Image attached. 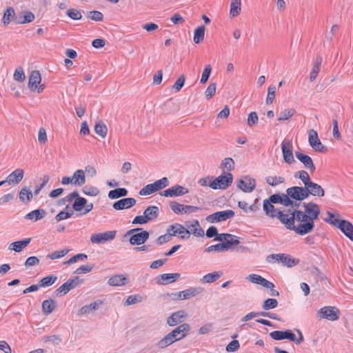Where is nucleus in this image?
Masks as SVG:
<instances>
[{"label":"nucleus","instance_id":"nucleus-1","mask_svg":"<svg viewBox=\"0 0 353 353\" xmlns=\"http://www.w3.org/2000/svg\"><path fill=\"white\" fill-rule=\"evenodd\" d=\"M304 211L295 209L296 221L299 224V235L303 236L312 232L314 228V221L318 219L321 213L318 204L310 202L303 203Z\"/></svg>","mask_w":353,"mask_h":353},{"label":"nucleus","instance_id":"nucleus-2","mask_svg":"<svg viewBox=\"0 0 353 353\" xmlns=\"http://www.w3.org/2000/svg\"><path fill=\"white\" fill-rule=\"evenodd\" d=\"M275 218H277L285 225L287 229L294 230L296 234H299V224L297 225L294 224L295 221H296L295 209L293 210L289 209L286 211V213L283 211L278 210Z\"/></svg>","mask_w":353,"mask_h":353},{"label":"nucleus","instance_id":"nucleus-3","mask_svg":"<svg viewBox=\"0 0 353 353\" xmlns=\"http://www.w3.org/2000/svg\"><path fill=\"white\" fill-rule=\"evenodd\" d=\"M233 181V176L230 172H226L221 174L216 178H213L208 186L213 190H225Z\"/></svg>","mask_w":353,"mask_h":353},{"label":"nucleus","instance_id":"nucleus-4","mask_svg":"<svg viewBox=\"0 0 353 353\" xmlns=\"http://www.w3.org/2000/svg\"><path fill=\"white\" fill-rule=\"evenodd\" d=\"M266 261L268 263H281L287 267H293L299 263V260L292 259L290 256L285 254H272L267 256Z\"/></svg>","mask_w":353,"mask_h":353},{"label":"nucleus","instance_id":"nucleus-5","mask_svg":"<svg viewBox=\"0 0 353 353\" xmlns=\"http://www.w3.org/2000/svg\"><path fill=\"white\" fill-rule=\"evenodd\" d=\"M82 283L83 280H81L79 276H76L62 284L54 291V294L56 296L65 295L71 290L80 285Z\"/></svg>","mask_w":353,"mask_h":353},{"label":"nucleus","instance_id":"nucleus-6","mask_svg":"<svg viewBox=\"0 0 353 353\" xmlns=\"http://www.w3.org/2000/svg\"><path fill=\"white\" fill-rule=\"evenodd\" d=\"M317 315L321 318L331 321L339 319L340 312L339 310L334 306H325L321 307L317 312Z\"/></svg>","mask_w":353,"mask_h":353},{"label":"nucleus","instance_id":"nucleus-7","mask_svg":"<svg viewBox=\"0 0 353 353\" xmlns=\"http://www.w3.org/2000/svg\"><path fill=\"white\" fill-rule=\"evenodd\" d=\"M239 243L240 241L237 239H231L230 241H225L222 243L209 246L205 250V252H211L213 251L216 252H225L230 250L232 246L237 245Z\"/></svg>","mask_w":353,"mask_h":353},{"label":"nucleus","instance_id":"nucleus-8","mask_svg":"<svg viewBox=\"0 0 353 353\" xmlns=\"http://www.w3.org/2000/svg\"><path fill=\"white\" fill-rule=\"evenodd\" d=\"M234 216V212L232 210H227L224 211H219L208 215L206 217V221L208 223H215L225 221Z\"/></svg>","mask_w":353,"mask_h":353},{"label":"nucleus","instance_id":"nucleus-9","mask_svg":"<svg viewBox=\"0 0 353 353\" xmlns=\"http://www.w3.org/2000/svg\"><path fill=\"white\" fill-rule=\"evenodd\" d=\"M281 150L283 160L285 163L292 164L295 162V159L293 156V145L292 141L285 139L281 143Z\"/></svg>","mask_w":353,"mask_h":353},{"label":"nucleus","instance_id":"nucleus-10","mask_svg":"<svg viewBox=\"0 0 353 353\" xmlns=\"http://www.w3.org/2000/svg\"><path fill=\"white\" fill-rule=\"evenodd\" d=\"M308 141L310 145L314 149V150L322 153L327 152V150L326 146L323 145L321 142L316 130L311 129L309 131Z\"/></svg>","mask_w":353,"mask_h":353},{"label":"nucleus","instance_id":"nucleus-11","mask_svg":"<svg viewBox=\"0 0 353 353\" xmlns=\"http://www.w3.org/2000/svg\"><path fill=\"white\" fill-rule=\"evenodd\" d=\"M286 193L291 200L301 201L307 198L305 187H290L286 190Z\"/></svg>","mask_w":353,"mask_h":353},{"label":"nucleus","instance_id":"nucleus-12","mask_svg":"<svg viewBox=\"0 0 353 353\" xmlns=\"http://www.w3.org/2000/svg\"><path fill=\"white\" fill-rule=\"evenodd\" d=\"M116 234L117 232L115 230L93 234L90 236V241L92 243L95 244L105 243L113 240L116 236Z\"/></svg>","mask_w":353,"mask_h":353},{"label":"nucleus","instance_id":"nucleus-13","mask_svg":"<svg viewBox=\"0 0 353 353\" xmlns=\"http://www.w3.org/2000/svg\"><path fill=\"white\" fill-rule=\"evenodd\" d=\"M188 189L180 185H175L170 188L166 189L161 193V196L165 197L180 196L188 194Z\"/></svg>","mask_w":353,"mask_h":353},{"label":"nucleus","instance_id":"nucleus-14","mask_svg":"<svg viewBox=\"0 0 353 353\" xmlns=\"http://www.w3.org/2000/svg\"><path fill=\"white\" fill-rule=\"evenodd\" d=\"M237 187L244 192H251L256 187V181L250 176H245L238 181Z\"/></svg>","mask_w":353,"mask_h":353},{"label":"nucleus","instance_id":"nucleus-15","mask_svg":"<svg viewBox=\"0 0 353 353\" xmlns=\"http://www.w3.org/2000/svg\"><path fill=\"white\" fill-rule=\"evenodd\" d=\"M295 157L303 163L305 169L308 170L310 172H314L315 171L316 167L313 163V160L310 156L301 152L296 151Z\"/></svg>","mask_w":353,"mask_h":353},{"label":"nucleus","instance_id":"nucleus-16","mask_svg":"<svg viewBox=\"0 0 353 353\" xmlns=\"http://www.w3.org/2000/svg\"><path fill=\"white\" fill-rule=\"evenodd\" d=\"M270 337L276 341L288 339L290 341L295 340V334L291 330L285 331L275 330L270 333Z\"/></svg>","mask_w":353,"mask_h":353},{"label":"nucleus","instance_id":"nucleus-17","mask_svg":"<svg viewBox=\"0 0 353 353\" xmlns=\"http://www.w3.org/2000/svg\"><path fill=\"white\" fill-rule=\"evenodd\" d=\"M305 188L307 197L310 195L321 197L325 194V191L323 188L320 185L312 181H310V183Z\"/></svg>","mask_w":353,"mask_h":353},{"label":"nucleus","instance_id":"nucleus-18","mask_svg":"<svg viewBox=\"0 0 353 353\" xmlns=\"http://www.w3.org/2000/svg\"><path fill=\"white\" fill-rule=\"evenodd\" d=\"M149 236L150 233L148 231L142 230L141 232L132 234L129 239V242L133 245H140L146 242Z\"/></svg>","mask_w":353,"mask_h":353},{"label":"nucleus","instance_id":"nucleus-19","mask_svg":"<svg viewBox=\"0 0 353 353\" xmlns=\"http://www.w3.org/2000/svg\"><path fill=\"white\" fill-rule=\"evenodd\" d=\"M137 203V201L134 198L128 197L121 199L112 205L113 208L116 210H122L125 209H129L133 207Z\"/></svg>","mask_w":353,"mask_h":353},{"label":"nucleus","instance_id":"nucleus-20","mask_svg":"<svg viewBox=\"0 0 353 353\" xmlns=\"http://www.w3.org/2000/svg\"><path fill=\"white\" fill-rule=\"evenodd\" d=\"M23 176L24 170L21 168H17L7 176L6 181L8 185H17L22 181Z\"/></svg>","mask_w":353,"mask_h":353},{"label":"nucleus","instance_id":"nucleus-21","mask_svg":"<svg viewBox=\"0 0 353 353\" xmlns=\"http://www.w3.org/2000/svg\"><path fill=\"white\" fill-rule=\"evenodd\" d=\"M187 316V314L183 310H179L172 313L167 319V323L170 326H175L181 323Z\"/></svg>","mask_w":353,"mask_h":353},{"label":"nucleus","instance_id":"nucleus-22","mask_svg":"<svg viewBox=\"0 0 353 353\" xmlns=\"http://www.w3.org/2000/svg\"><path fill=\"white\" fill-rule=\"evenodd\" d=\"M1 21L4 26H8L12 21L17 24V14L12 7L8 6L6 8Z\"/></svg>","mask_w":353,"mask_h":353},{"label":"nucleus","instance_id":"nucleus-23","mask_svg":"<svg viewBox=\"0 0 353 353\" xmlns=\"http://www.w3.org/2000/svg\"><path fill=\"white\" fill-rule=\"evenodd\" d=\"M271 202L274 204H281L282 205L288 207V205L292 204V200L290 199L289 196L286 194H272L269 198Z\"/></svg>","mask_w":353,"mask_h":353},{"label":"nucleus","instance_id":"nucleus-24","mask_svg":"<svg viewBox=\"0 0 353 353\" xmlns=\"http://www.w3.org/2000/svg\"><path fill=\"white\" fill-rule=\"evenodd\" d=\"M336 228L353 241V225L350 222L341 219Z\"/></svg>","mask_w":353,"mask_h":353},{"label":"nucleus","instance_id":"nucleus-25","mask_svg":"<svg viewBox=\"0 0 353 353\" xmlns=\"http://www.w3.org/2000/svg\"><path fill=\"white\" fill-rule=\"evenodd\" d=\"M180 276L181 274L179 273L162 274L157 278V283L159 285H166L174 282Z\"/></svg>","mask_w":353,"mask_h":353},{"label":"nucleus","instance_id":"nucleus-26","mask_svg":"<svg viewBox=\"0 0 353 353\" xmlns=\"http://www.w3.org/2000/svg\"><path fill=\"white\" fill-rule=\"evenodd\" d=\"M34 14L30 10H23L17 14V24H25L32 22Z\"/></svg>","mask_w":353,"mask_h":353},{"label":"nucleus","instance_id":"nucleus-27","mask_svg":"<svg viewBox=\"0 0 353 353\" xmlns=\"http://www.w3.org/2000/svg\"><path fill=\"white\" fill-rule=\"evenodd\" d=\"M176 341H177L176 336L172 330L165 335L162 339L159 341L157 343V346L159 349H164Z\"/></svg>","mask_w":353,"mask_h":353},{"label":"nucleus","instance_id":"nucleus-28","mask_svg":"<svg viewBox=\"0 0 353 353\" xmlns=\"http://www.w3.org/2000/svg\"><path fill=\"white\" fill-rule=\"evenodd\" d=\"M129 281V279L123 274H115L112 276L108 281L110 286L120 287L125 285Z\"/></svg>","mask_w":353,"mask_h":353},{"label":"nucleus","instance_id":"nucleus-29","mask_svg":"<svg viewBox=\"0 0 353 353\" xmlns=\"http://www.w3.org/2000/svg\"><path fill=\"white\" fill-rule=\"evenodd\" d=\"M31 241V238L24 239L11 243L8 246V250H13L15 252H21L26 248Z\"/></svg>","mask_w":353,"mask_h":353},{"label":"nucleus","instance_id":"nucleus-30","mask_svg":"<svg viewBox=\"0 0 353 353\" xmlns=\"http://www.w3.org/2000/svg\"><path fill=\"white\" fill-rule=\"evenodd\" d=\"M273 204L269 199H265L263 203V211L265 215L270 218H275L278 210H280L279 209H276Z\"/></svg>","mask_w":353,"mask_h":353},{"label":"nucleus","instance_id":"nucleus-31","mask_svg":"<svg viewBox=\"0 0 353 353\" xmlns=\"http://www.w3.org/2000/svg\"><path fill=\"white\" fill-rule=\"evenodd\" d=\"M47 214L44 209L39 208L28 213L25 216V219L38 221L43 219Z\"/></svg>","mask_w":353,"mask_h":353},{"label":"nucleus","instance_id":"nucleus-32","mask_svg":"<svg viewBox=\"0 0 353 353\" xmlns=\"http://www.w3.org/2000/svg\"><path fill=\"white\" fill-rule=\"evenodd\" d=\"M34 192L27 186L23 187L19 192V200L24 204H28L31 201Z\"/></svg>","mask_w":353,"mask_h":353},{"label":"nucleus","instance_id":"nucleus-33","mask_svg":"<svg viewBox=\"0 0 353 353\" xmlns=\"http://www.w3.org/2000/svg\"><path fill=\"white\" fill-rule=\"evenodd\" d=\"M41 81V77L39 72L37 70H33L29 77L28 81V86L31 90H36L37 85L40 83Z\"/></svg>","mask_w":353,"mask_h":353},{"label":"nucleus","instance_id":"nucleus-34","mask_svg":"<svg viewBox=\"0 0 353 353\" xmlns=\"http://www.w3.org/2000/svg\"><path fill=\"white\" fill-rule=\"evenodd\" d=\"M175 228H177V232L178 234H181V239H188L190 236V232L188 229H186L183 225L179 223H175L174 225H170L167 228V232H171V230H173L175 229Z\"/></svg>","mask_w":353,"mask_h":353},{"label":"nucleus","instance_id":"nucleus-35","mask_svg":"<svg viewBox=\"0 0 353 353\" xmlns=\"http://www.w3.org/2000/svg\"><path fill=\"white\" fill-rule=\"evenodd\" d=\"M190 330V326L188 323H183L176 327L175 329L173 330V332H174L176 340L179 341L184 337L186 336V335L188 334V332Z\"/></svg>","mask_w":353,"mask_h":353},{"label":"nucleus","instance_id":"nucleus-36","mask_svg":"<svg viewBox=\"0 0 353 353\" xmlns=\"http://www.w3.org/2000/svg\"><path fill=\"white\" fill-rule=\"evenodd\" d=\"M101 304H102L101 301H99V303L94 301L89 305H84L78 311L77 314L79 316L88 314L90 312L97 310Z\"/></svg>","mask_w":353,"mask_h":353},{"label":"nucleus","instance_id":"nucleus-37","mask_svg":"<svg viewBox=\"0 0 353 353\" xmlns=\"http://www.w3.org/2000/svg\"><path fill=\"white\" fill-rule=\"evenodd\" d=\"M188 228H189L188 230L190 232V234H192L196 237H202L205 234L204 231L201 228L198 220L193 221L192 224L188 225Z\"/></svg>","mask_w":353,"mask_h":353},{"label":"nucleus","instance_id":"nucleus-38","mask_svg":"<svg viewBox=\"0 0 353 353\" xmlns=\"http://www.w3.org/2000/svg\"><path fill=\"white\" fill-rule=\"evenodd\" d=\"M159 208L156 205L148 206L143 212V215L148 219V222L159 216Z\"/></svg>","mask_w":353,"mask_h":353},{"label":"nucleus","instance_id":"nucleus-39","mask_svg":"<svg viewBox=\"0 0 353 353\" xmlns=\"http://www.w3.org/2000/svg\"><path fill=\"white\" fill-rule=\"evenodd\" d=\"M73 184L81 186L85 183V172L83 170H77L72 175Z\"/></svg>","mask_w":353,"mask_h":353},{"label":"nucleus","instance_id":"nucleus-40","mask_svg":"<svg viewBox=\"0 0 353 353\" xmlns=\"http://www.w3.org/2000/svg\"><path fill=\"white\" fill-rule=\"evenodd\" d=\"M55 308L56 303L52 299L45 300L42 303V311L46 315L51 314Z\"/></svg>","mask_w":353,"mask_h":353},{"label":"nucleus","instance_id":"nucleus-41","mask_svg":"<svg viewBox=\"0 0 353 353\" xmlns=\"http://www.w3.org/2000/svg\"><path fill=\"white\" fill-rule=\"evenodd\" d=\"M128 194V191L127 189L124 188H118L114 190H110L108 192V197L110 199H116L120 197H123L127 196Z\"/></svg>","mask_w":353,"mask_h":353},{"label":"nucleus","instance_id":"nucleus-42","mask_svg":"<svg viewBox=\"0 0 353 353\" xmlns=\"http://www.w3.org/2000/svg\"><path fill=\"white\" fill-rule=\"evenodd\" d=\"M322 57H317L316 59L315 62L314 63L312 69L310 72V81H314L316 78L317 77V75L320 71V67L322 63Z\"/></svg>","mask_w":353,"mask_h":353},{"label":"nucleus","instance_id":"nucleus-43","mask_svg":"<svg viewBox=\"0 0 353 353\" xmlns=\"http://www.w3.org/2000/svg\"><path fill=\"white\" fill-rule=\"evenodd\" d=\"M223 275L221 271L208 273L203 276L201 281L205 283H212L218 280Z\"/></svg>","mask_w":353,"mask_h":353},{"label":"nucleus","instance_id":"nucleus-44","mask_svg":"<svg viewBox=\"0 0 353 353\" xmlns=\"http://www.w3.org/2000/svg\"><path fill=\"white\" fill-rule=\"evenodd\" d=\"M203 289L201 288H190L183 291H181V293H183V298L184 299H189L201 293Z\"/></svg>","mask_w":353,"mask_h":353},{"label":"nucleus","instance_id":"nucleus-45","mask_svg":"<svg viewBox=\"0 0 353 353\" xmlns=\"http://www.w3.org/2000/svg\"><path fill=\"white\" fill-rule=\"evenodd\" d=\"M57 280V276L55 275H49L41 279L38 284L40 288H46L52 285Z\"/></svg>","mask_w":353,"mask_h":353},{"label":"nucleus","instance_id":"nucleus-46","mask_svg":"<svg viewBox=\"0 0 353 353\" xmlns=\"http://www.w3.org/2000/svg\"><path fill=\"white\" fill-rule=\"evenodd\" d=\"M296 113V110L294 108H287L281 111L279 114V117L277 118L279 121H284L290 119Z\"/></svg>","mask_w":353,"mask_h":353},{"label":"nucleus","instance_id":"nucleus-47","mask_svg":"<svg viewBox=\"0 0 353 353\" xmlns=\"http://www.w3.org/2000/svg\"><path fill=\"white\" fill-rule=\"evenodd\" d=\"M241 0H232L230 3V14L232 17H236L241 12Z\"/></svg>","mask_w":353,"mask_h":353},{"label":"nucleus","instance_id":"nucleus-48","mask_svg":"<svg viewBox=\"0 0 353 353\" xmlns=\"http://www.w3.org/2000/svg\"><path fill=\"white\" fill-rule=\"evenodd\" d=\"M205 26H200L198 27L194 32V42L195 43H199L204 39L205 35Z\"/></svg>","mask_w":353,"mask_h":353},{"label":"nucleus","instance_id":"nucleus-49","mask_svg":"<svg viewBox=\"0 0 353 353\" xmlns=\"http://www.w3.org/2000/svg\"><path fill=\"white\" fill-rule=\"evenodd\" d=\"M94 131L96 134L102 138H105L108 133V128L102 121H99L95 124Z\"/></svg>","mask_w":353,"mask_h":353},{"label":"nucleus","instance_id":"nucleus-50","mask_svg":"<svg viewBox=\"0 0 353 353\" xmlns=\"http://www.w3.org/2000/svg\"><path fill=\"white\" fill-rule=\"evenodd\" d=\"M154 186L156 192L163 189L169 185V180L167 177H163L162 179L154 181L152 183Z\"/></svg>","mask_w":353,"mask_h":353},{"label":"nucleus","instance_id":"nucleus-51","mask_svg":"<svg viewBox=\"0 0 353 353\" xmlns=\"http://www.w3.org/2000/svg\"><path fill=\"white\" fill-rule=\"evenodd\" d=\"M170 208L172 211L176 214H184V205L181 204L176 201H170Z\"/></svg>","mask_w":353,"mask_h":353},{"label":"nucleus","instance_id":"nucleus-52","mask_svg":"<svg viewBox=\"0 0 353 353\" xmlns=\"http://www.w3.org/2000/svg\"><path fill=\"white\" fill-rule=\"evenodd\" d=\"M265 181L268 185L274 187L283 183L285 182V179L282 176H267L265 178Z\"/></svg>","mask_w":353,"mask_h":353},{"label":"nucleus","instance_id":"nucleus-53","mask_svg":"<svg viewBox=\"0 0 353 353\" xmlns=\"http://www.w3.org/2000/svg\"><path fill=\"white\" fill-rule=\"evenodd\" d=\"M86 203L87 200L85 198L79 196L77 198V199H75L72 207L75 211L80 212L82 210Z\"/></svg>","mask_w":353,"mask_h":353},{"label":"nucleus","instance_id":"nucleus-54","mask_svg":"<svg viewBox=\"0 0 353 353\" xmlns=\"http://www.w3.org/2000/svg\"><path fill=\"white\" fill-rule=\"evenodd\" d=\"M277 305H278V301L276 299H268L263 302V303L262 305V307L265 310H269L276 308L277 307Z\"/></svg>","mask_w":353,"mask_h":353},{"label":"nucleus","instance_id":"nucleus-55","mask_svg":"<svg viewBox=\"0 0 353 353\" xmlns=\"http://www.w3.org/2000/svg\"><path fill=\"white\" fill-rule=\"evenodd\" d=\"M143 296L139 294H133L128 296L124 305H130L140 303L143 301Z\"/></svg>","mask_w":353,"mask_h":353},{"label":"nucleus","instance_id":"nucleus-56","mask_svg":"<svg viewBox=\"0 0 353 353\" xmlns=\"http://www.w3.org/2000/svg\"><path fill=\"white\" fill-rule=\"evenodd\" d=\"M327 217L325 219V221L327 223H330L331 225L337 227L339 223H340L341 219H339V214H336L337 217H336L335 214L330 212H327Z\"/></svg>","mask_w":353,"mask_h":353},{"label":"nucleus","instance_id":"nucleus-57","mask_svg":"<svg viewBox=\"0 0 353 353\" xmlns=\"http://www.w3.org/2000/svg\"><path fill=\"white\" fill-rule=\"evenodd\" d=\"M221 168L222 169H227L230 171L234 168V161L232 158L227 157L225 158L221 164Z\"/></svg>","mask_w":353,"mask_h":353},{"label":"nucleus","instance_id":"nucleus-58","mask_svg":"<svg viewBox=\"0 0 353 353\" xmlns=\"http://www.w3.org/2000/svg\"><path fill=\"white\" fill-rule=\"evenodd\" d=\"M88 18L95 21H101L103 19V14L97 10L90 11L87 12Z\"/></svg>","mask_w":353,"mask_h":353},{"label":"nucleus","instance_id":"nucleus-59","mask_svg":"<svg viewBox=\"0 0 353 353\" xmlns=\"http://www.w3.org/2000/svg\"><path fill=\"white\" fill-rule=\"evenodd\" d=\"M68 252H69V250L63 249L61 250L55 251V252H52L51 254H49L47 256V257L52 260L60 259V258L64 256L65 255H66L68 253Z\"/></svg>","mask_w":353,"mask_h":353},{"label":"nucleus","instance_id":"nucleus-60","mask_svg":"<svg viewBox=\"0 0 353 353\" xmlns=\"http://www.w3.org/2000/svg\"><path fill=\"white\" fill-rule=\"evenodd\" d=\"M88 259V256L85 254H77L72 256L69 260L64 262V264L70 265L76 263L78 261H84Z\"/></svg>","mask_w":353,"mask_h":353},{"label":"nucleus","instance_id":"nucleus-61","mask_svg":"<svg viewBox=\"0 0 353 353\" xmlns=\"http://www.w3.org/2000/svg\"><path fill=\"white\" fill-rule=\"evenodd\" d=\"M82 192L88 196H97L99 191L97 188L90 185H85L83 188Z\"/></svg>","mask_w":353,"mask_h":353},{"label":"nucleus","instance_id":"nucleus-62","mask_svg":"<svg viewBox=\"0 0 353 353\" xmlns=\"http://www.w3.org/2000/svg\"><path fill=\"white\" fill-rule=\"evenodd\" d=\"M66 15L73 20H79L82 17L80 11L74 8L68 9L66 12Z\"/></svg>","mask_w":353,"mask_h":353},{"label":"nucleus","instance_id":"nucleus-63","mask_svg":"<svg viewBox=\"0 0 353 353\" xmlns=\"http://www.w3.org/2000/svg\"><path fill=\"white\" fill-rule=\"evenodd\" d=\"M211 72H212L211 65H207L203 71L201 78L200 80L201 83L205 84L208 81V80L210 76Z\"/></svg>","mask_w":353,"mask_h":353},{"label":"nucleus","instance_id":"nucleus-64","mask_svg":"<svg viewBox=\"0 0 353 353\" xmlns=\"http://www.w3.org/2000/svg\"><path fill=\"white\" fill-rule=\"evenodd\" d=\"M216 85L215 83H211L205 91V95L208 99H211L216 93Z\"/></svg>","mask_w":353,"mask_h":353}]
</instances>
